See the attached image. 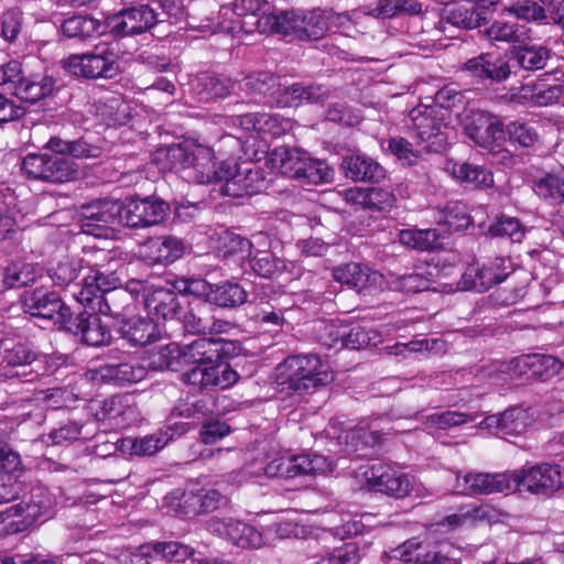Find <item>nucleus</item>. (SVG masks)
Returning a JSON list of instances; mask_svg holds the SVG:
<instances>
[{"mask_svg": "<svg viewBox=\"0 0 564 564\" xmlns=\"http://www.w3.org/2000/svg\"><path fill=\"white\" fill-rule=\"evenodd\" d=\"M118 264L109 251L85 249L82 257L65 254L56 259L48 269V275L55 285L65 286L83 274L82 283L74 296L80 304H88L99 292L116 289L121 284L117 272Z\"/></svg>", "mask_w": 564, "mask_h": 564, "instance_id": "nucleus-1", "label": "nucleus"}, {"mask_svg": "<svg viewBox=\"0 0 564 564\" xmlns=\"http://www.w3.org/2000/svg\"><path fill=\"white\" fill-rule=\"evenodd\" d=\"M334 372L317 355L289 356L276 367V382L282 389L313 393L333 382Z\"/></svg>", "mask_w": 564, "mask_h": 564, "instance_id": "nucleus-2", "label": "nucleus"}, {"mask_svg": "<svg viewBox=\"0 0 564 564\" xmlns=\"http://www.w3.org/2000/svg\"><path fill=\"white\" fill-rule=\"evenodd\" d=\"M9 86L20 100L35 104L53 91L54 80L45 73H34L29 63L10 61L0 66V86Z\"/></svg>", "mask_w": 564, "mask_h": 564, "instance_id": "nucleus-3", "label": "nucleus"}, {"mask_svg": "<svg viewBox=\"0 0 564 564\" xmlns=\"http://www.w3.org/2000/svg\"><path fill=\"white\" fill-rule=\"evenodd\" d=\"M409 118L417 144L426 151L438 152L445 149L448 133L443 110L436 106L419 105L410 111Z\"/></svg>", "mask_w": 564, "mask_h": 564, "instance_id": "nucleus-4", "label": "nucleus"}, {"mask_svg": "<svg viewBox=\"0 0 564 564\" xmlns=\"http://www.w3.org/2000/svg\"><path fill=\"white\" fill-rule=\"evenodd\" d=\"M166 159L171 169L187 171L186 177L199 183L208 184L214 177V153L212 149L199 144H177L166 150Z\"/></svg>", "mask_w": 564, "mask_h": 564, "instance_id": "nucleus-5", "label": "nucleus"}, {"mask_svg": "<svg viewBox=\"0 0 564 564\" xmlns=\"http://www.w3.org/2000/svg\"><path fill=\"white\" fill-rule=\"evenodd\" d=\"M511 473L513 490L523 487L532 495L549 496L564 487V469L557 464L525 465Z\"/></svg>", "mask_w": 564, "mask_h": 564, "instance_id": "nucleus-6", "label": "nucleus"}, {"mask_svg": "<svg viewBox=\"0 0 564 564\" xmlns=\"http://www.w3.org/2000/svg\"><path fill=\"white\" fill-rule=\"evenodd\" d=\"M23 172L47 183H66L78 177L77 165L68 158L48 153H30L22 161Z\"/></svg>", "mask_w": 564, "mask_h": 564, "instance_id": "nucleus-7", "label": "nucleus"}, {"mask_svg": "<svg viewBox=\"0 0 564 564\" xmlns=\"http://www.w3.org/2000/svg\"><path fill=\"white\" fill-rule=\"evenodd\" d=\"M214 177L209 183L221 182L219 187L224 196L234 198L251 196L261 191L263 178L257 170H241L234 162H223L217 167L214 164Z\"/></svg>", "mask_w": 564, "mask_h": 564, "instance_id": "nucleus-8", "label": "nucleus"}, {"mask_svg": "<svg viewBox=\"0 0 564 564\" xmlns=\"http://www.w3.org/2000/svg\"><path fill=\"white\" fill-rule=\"evenodd\" d=\"M334 468L333 462L319 454H302L273 458L264 467L268 477L293 478L301 475H324Z\"/></svg>", "mask_w": 564, "mask_h": 564, "instance_id": "nucleus-9", "label": "nucleus"}, {"mask_svg": "<svg viewBox=\"0 0 564 564\" xmlns=\"http://www.w3.org/2000/svg\"><path fill=\"white\" fill-rule=\"evenodd\" d=\"M55 498L45 488H34L30 499L8 507L0 514L2 521H10L18 529H25L39 520H46L53 513Z\"/></svg>", "mask_w": 564, "mask_h": 564, "instance_id": "nucleus-10", "label": "nucleus"}, {"mask_svg": "<svg viewBox=\"0 0 564 564\" xmlns=\"http://www.w3.org/2000/svg\"><path fill=\"white\" fill-rule=\"evenodd\" d=\"M366 484L370 490L393 497L414 495L423 497L424 488L415 484L408 475L383 465H376L364 471Z\"/></svg>", "mask_w": 564, "mask_h": 564, "instance_id": "nucleus-11", "label": "nucleus"}, {"mask_svg": "<svg viewBox=\"0 0 564 564\" xmlns=\"http://www.w3.org/2000/svg\"><path fill=\"white\" fill-rule=\"evenodd\" d=\"M23 306L32 316L52 321L59 328L73 330L72 313L54 292L34 290L23 296Z\"/></svg>", "mask_w": 564, "mask_h": 564, "instance_id": "nucleus-12", "label": "nucleus"}, {"mask_svg": "<svg viewBox=\"0 0 564 564\" xmlns=\"http://www.w3.org/2000/svg\"><path fill=\"white\" fill-rule=\"evenodd\" d=\"M163 21L158 8L152 4H139L109 17L107 25L115 36H127L144 33Z\"/></svg>", "mask_w": 564, "mask_h": 564, "instance_id": "nucleus-13", "label": "nucleus"}, {"mask_svg": "<svg viewBox=\"0 0 564 564\" xmlns=\"http://www.w3.org/2000/svg\"><path fill=\"white\" fill-rule=\"evenodd\" d=\"M455 490L458 494L473 495H492L512 489V473H482L469 471L466 474L457 473L455 475Z\"/></svg>", "mask_w": 564, "mask_h": 564, "instance_id": "nucleus-14", "label": "nucleus"}, {"mask_svg": "<svg viewBox=\"0 0 564 564\" xmlns=\"http://www.w3.org/2000/svg\"><path fill=\"white\" fill-rule=\"evenodd\" d=\"M510 270V261L503 258H497L481 267L471 264L462 274L457 288L462 291L485 292L505 281Z\"/></svg>", "mask_w": 564, "mask_h": 564, "instance_id": "nucleus-15", "label": "nucleus"}, {"mask_svg": "<svg viewBox=\"0 0 564 564\" xmlns=\"http://www.w3.org/2000/svg\"><path fill=\"white\" fill-rule=\"evenodd\" d=\"M466 134L479 147L495 151L505 141L502 121L495 115L475 110L466 117Z\"/></svg>", "mask_w": 564, "mask_h": 564, "instance_id": "nucleus-16", "label": "nucleus"}, {"mask_svg": "<svg viewBox=\"0 0 564 564\" xmlns=\"http://www.w3.org/2000/svg\"><path fill=\"white\" fill-rule=\"evenodd\" d=\"M64 67L74 76L90 79L111 78L118 70L112 54L106 50L70 55L64 61Z\"/></svg>", "mask_w": 564, "mask_h": 564, "instance_id": "nucleus-17", "label": "nucleus"}, {"mask_svg": "<svg viewBox=\"0 0 564 564\" xmlns=\"http://www.w3.org/2000/svg\"><path fill=\"white\" fill-rule=\"evenodd\" d=\"M169 213V205L153 197L130 199L123 205L120 224L128 227H149L164 220Z\"/></svg>", "mask_w": 564, "mask_h": 564, "instance_id": "nucleus-18", "label": "nucleus"}, {"mask_svg": "<svg viewBox=\"0 0 564 564\" xmlns=\"http://www.w3.org/2000/svg\"><path fill=\"white\" fill-rule=\"evenodd\" d=\"M452 547L443 543H423L416 539L408 540L399 549L397 556L411 564H459L451 555Z\"/></svg>", "mask_w": 564, "mask_h": 564, "instance_id": "nucleus-19", "label": "nucleus"}, {"mask_svg": "<svg viewBox=\"0 0 564 564\" xmlns=\"http://www.w3.org/2000/svg\"><path fill=\"white\" fill-rule=\"evenodd\" d=\"M36 357V354L26 345L4 339L0 360V380L26 378L36 373L37 370L33 368Z\"/></svg>", "mask_w": 564, "mask_h": 564, "instance_id": "nucleus-20", "label": "nucleus"}, {"mask_svg": "<svg viewBox=\"0 0 564 564\" xmlns=\"http://www.w3.org/2000/svg\"><path fill=\"white\" fill-rule=\"evenodd\" d=\"M123 204L119 200H98L83 206L82 229L88 235L102 236V230L109 225L120 224Z\"/></svg>", "mask_w": 564, "mask_h": 564, "instance_id": "nucleus-21", "label": "nucleus"}, {"mask_svg": "<svg viewBox=\"0 0 564 564\" xmlns=\"http://www.w3.org/2000/svg\"><path fill=\"white\" fill-rule=\"evenodd\" d=\"M495 0L482 2L480 0H460L445 9L446 19L453 25L471 30L488 22Z\"/></svg>", "mask_w": 564, "mask_h": 564, "instance_id": "nucleus-22", "label": "nucleus"}, {"mask_svg": "<svg viewBox=\"0 0 564 564\" xmlns=\"http://www.w3.org/2000/svg\"><path fill=\"white\" fill-rule=\"evenodd\" d=\"M534 422V414L528 409L514 406L501 414L486 416L480 423L481 429L492 430L500 437L516 436L524 433Z\"/></svg>", "mask_w": 564, "mask_h": 564, "instance_id": "nucleus-23", "label": "nucleus"}, {"mask_svg": "<svg viewBox=\"0 0 564 564\" xmlns=\"http://www.w3.org/2000/svg\"><path fill=\"white\" fill-rule=\"evenodd\" d=\"M208 528L219 536L226 538L234 545L242 549H258L263 545L262 533L252 525L236 519H212Z\"/></svg>", "mask_w": 564, "mask_h": 564, "instance_id": "nucleus-24", "label": "nucleus"}, {"mask_svg": "<svg viewBox=\"0 0 564 564\" xmlns=\"http://www.w3.org/2000/svg\"><path fill=\"white\" fill-rule=\"evenodd\" d=\"M460 70L478 83L486 80L500 83L509 78L511 73L508 62L492 53H481L467 59L462 64Z\"/></svg>", "mask_w": 564, "mask_h": 564, "instance_id": "nucleus-25", "label": "nucleus"}, {"mask_svg": "<svg viewBox=\"0 0 564 564\" xmlns=\"http://www.w3.org/2000/svg\"><path fill=\"white\" fill-rule=\"evenodd\" d=\"M275 82L276 79L272 76L260 75L257 78H248L245 85L248 89L258 91L259 94L270 93L280 107H297L304 102V85L295 83L292 85H284L283 87L271 91L275 86Z\"/></svg>", "mask_w": 564, "mask_h": 564, "instance_id": "nucleus-26", "label": "nucleus"}, {"mask_svg": "<svg viewBox=\"0 0 564 564\" xmlns=\"http://www.w3.org/2000/svg\"><path fill=\"white\" fill-rule=\"evenodd\" d=\"M184 251V242L172 236L150 238L140 247V256L149 264L173 263Z\"/></svg>", "mask_w": 564, "mask_h": 564, "instance_id": "nucleus-27", "label": "nucleus"}, {"mask_svg": "<svg viewBox=\"0 0 564 564\" xmlns=\"http://www.w3.org/2000/svg\"><path fill=\"white\" fill-rule=\"evenodd\" d=\"M75 334H80L83 340L90 346H102L110 343L111 332L101 316L83 312L75 318L72 317Z\"/></svg>", "mask_w": 564, "mask_h": 564, "instance_id": "nucleus-28", "label": "nucleus"}, {"mask_svg": "<svg viewBox=\"0 0 564 564\" xmlns=\"http://www.w3.org/2000/svg\"><path fill=\"white\" fill-rule=\"evenodd\" d=\"M562 95L563 87L558 85L525 84L512 95V99L528 107H546L556 102Z\"/></svg>", "mask_w": 564, "mask_h": 564, "instance_id": "nucleus-29", "label": "nucleus"}, {"mask_svg": "<svg viewBox=\"0 0 564 564\" xmlns=\"http://www.w3.org/2000/svg\"><path fill=\"white\" fill-rule=\"evenodd\" d=\"M248 256L251 258L250 263L252 270L260 276L272 279L285 272L290 273L292 276H299L301 274V267L299 264L286 262L270 252L256 250L254 252L249 251Z\"/></svg>", "mask_w": 564, "mask_h": 564, "instance_id": "nucleus-30", "label": "nucleus"}, {"mask_svg": "<svg viewBox=\"0 0 564 564\" xmlns=\"http://www.w3.org/2000/svg\"><path fill=\"white\" fill-rule=\"evenodd\" d=\"M102 412L106 419L113 421L117 427H128L140 419L134 399L130 394L115 395L104 402Z\"/></svg>", "mask_w": 564, "mask_h": 564, "instance_id": "nucleus-31", "label": "nucleus"}, {"mask_svg": "<svg viewBox=\"0 0 564 564\" xmlns=\"http://www.w3.org/2000/svg\"><path fill=\"white\" fill-rule=\"evenodd\" d=\"M305 155L306 153L300 150L280 147L269 153L267 164L282 175L299 180Z\"/></svg>", "mask_w": 564, "mask_h": 564, "instance_id": "nucleus-32", "label": "nucleus"}, {"mask_svg": "<svg viewBox=\"0 0 564 564\" xmlns=\"http://www.w3.org/2000/svg\"><path fill=\"white\" fill-rule=\"evenodd\" d=\"M345 175L354 181L379 182L384 177L383 167L370 158L355 154L343 160Z\"/></svg>", "mask_w": 564, "mask_h": 564, "instance_id": "nucleus-33", "label": "nucleus"}, {"mask_svg": "<svg viewBox=\"0 0 564 564\" xmlns=\"http://www.w3.org/2000/svg\"><path fill=\"white\" fill-rule=\"evenodd\" d=\"M303 15L294 11H285L280 13H268L258 19V28L261 31L270 30L281 34H294L300 37L301 23L305 21Z\"/></svg>", "mask_w": 564, "mask_h": 564, "instance_id": "nucleus-34", "label": "nucleus"}, {"mask_svg": "<svg viewBox=\"0 0 564 564\" xmlns=\"http://www.w3.org/2000/svg\"><path fill=\"white\" fill-rule=\"evenodd\" d=\"M446 169L455 180L476 188H487L494 184L492 173L481 165L452 163Z\"/></svg>", "mask_w": 564, "mask_h": 564, "instance_id": "nucleus-35", "label": "nucleus"}, {"mask_svg": "<svg viewBox=\"0 0 564 564\" xmlns=\"http://www.w3.org/2000/svg\"><path fill=\"white\" fill-rule=\"evenodd\" d=\"M120 333L133 346H144L156 336V325L149 318L133 316L120 325Z\"/></svg>", "mask_w": 564, "mask_h": 564, "instance_id": "nucleus-36", "label": "nucleus"}, {"mask_svg": "<svg viewBox=\"0 0 564 564\" xmlns=\"http://www.w3.org/2000/svg\"><path fill=\"white\" fill-rule=\"evenodd\" d=\"M144 304L150 314H154L163 319L172 318L178 308L176 294L165 288H156L148 293Z\"/></svg>", "mask_w": 564, "mask_h": 564, "instance_id": "nucleus-37", "label": "nucleus"}, {"mask_svg": "<svg viewBox=\"0 0 564 564\" xmlns=\"http://www.w3.org/2000/svg\"><path fill=\"white\" fill-rule=\"evenodd\" d=\"M218 343L198 338L182 348V365H204L219 359Z\"/></svg>", "mask_w": 564, "mask_h": 564, "instance_id": "nucleus-38", "label": "nucleus"}, {"mask_svg": "<svg viewBox=\"0 0 564 564\" xmlns=\"http://www.w3.org/2000/svg\"><path fill=\"white\" fill-rule=\"evenodd\" d=\"M108 29L107 22L102 23L88 15H74L62 24V32L68 37L87 39L104 34Z\"/></svg>", "mask_w": 564, "mask_h": 564, "instance_id": "nucleus-39", "label": "nucleus"}, {"mask_svg": "<svg viewBox=\"0 0 564 564\" xmlns=\"http://www.w3.org/2000/svg\"><path fill=\"white\" fill-rule=\"evenodd\" d=\"M170 441L171 436L167 431H159L139 438H124L122 447L131 455L151 456L164 448Z\"/></svg>", "mask_w": 564, "mask_h": 564, "instance_id": "nucleus-40", "label": "nucleus"}, {"mask_svg": "<svg viewBox=\"0 0 564 564\" xmlns=\"http://www.w3.org/2000/svg\"><path fill=\"white\" fill-rule=\"evenodd\" d=\"M182 366V348L176 343L159 346L148 356V367L152 370H177Z\"/></svg>", "mask_w": 564, "mask_h": 564, "instance_id": "nucleus-41", "label": "nucleus"}, {"mask_svg": "<svg viewBox=\"0 0 564 564\" xmlns=\"http://www.w3.org/2000/svg\"><path fill=\"white\" fill-rule=\"evenodd\" d=\"M197 95L200 101H208L216 98L227 97L234 84L230 78L214 75H202L198 77Z\"/></svg>", "mask_w": 564, "mask_h": 564, "instance_id": "nucleus-42", "label": "nucleus"}, {"mask_svg": "<svg viewBox=\"0 0 564 564\" xmlns=\"http://www.w3.org/2000/svg\"><path fill=\"white\" fill-rule=\"evenodd\" d=\"M436 229H404L399 234V241L412 249L432 251L441 246Z\"/></svg>", "mask_w": 564, "mask_h": 564, "instance_id": "nucleus-43", "label": "nucleus"}, {"mask_svg": "<svg viewBox=\"0 0 564 564\" xmlns=\"http://www.w3.org/2000/svg\"><path fill=\"white\" fill-rule=\"evenodd\" d=\"M247 301L246 290L238 283L224 282L214 285L209 295V303L219 307H235Z\"/></svg>", "mask_w": 564, "mask_h": 564, "instance_id": "nucleus-44", "label": "nucleus"}, {"mask_svg": "<svg viewBox=\"0 0 564 564\" xmlns=\"http://www.w3.org/2000/svg\"><path fill=\"white\" fill-rule=\"evenodd\" d=\"M534 193L553 203H564V174L546 173L533 182Z\"/></svg>", "mask_w": 564, "mask_h": 564, "instance_id": "nucleus-45", "label": "nucleus"}, {"mask_svg": "<svg viewBox=\"0 0 564 564\" xmlns=\"http://www.w3.org/2000/svg\"><path fill=\"white\" fill-rule=\"evenodd\" d=\"M484 34L490 42H522L529 37V30L517 23L497 21Z\"/></svg>", "mask_w": 564, "mask_h": 564, "instance_id": "nucleus-46", "label": "nucleus"}, {"mask_svg": "<svg viewBox=\"0 0 564 564\" xmlns=\"http://www.w3.org/2000/svg\"><path fill=\"white\" fill-rule=\"evenodd\" d=\"M104 370V377L119 384L140 382L147 377L145 367L132 362L110 364Z\"/></svg>", "mask_w": 564, "mask_h": 564, "instance_id": "nucleus-47", "label": "nucleus"}, {"mask_svg": "<svg viewBox=\"0 0 564 564\" xmlns=\"http://www.w3.org/2000/svg\"><path fill=\"white\" fill-rule=\"evenodd\" d=\"M238 123L245 130H256L263 133L276 135L281 133L279 118L264 112H252L238 116Z\"/></svg>", "mask_w": 564, "mask_h": 564, "instance_id": "nucleus-48", "label": "nucleus"}, {"mask_svg": "<svg viewBox=\"0 0 564 564\" xmlns=\"http://www.w3.org/2000/svg\"><path fill=\"white\" fill-rule=\"evenodd\" d=\"M479 417L478 413H464L458 411H445L433 413L425 419L427 429L447 430L465 423L474 422Z\"/></svg>", "mask_w": 564, "mask_h": 564, "instance_id": "nucleus-49", "label": "nucleus"}, {"mask_svg": "<svg viewBox=\"0 0 564 564\" xmlns=\"http://www.w3.org/2000/svg\"><path fill=\"white\" fill-rule=\"evenodd\" d=\"M532 377L547 381L554 377H564V364L551 355L533 354Z\"/></svg>", "mask_w": 564, "mask_h": 564, "instance_id": "nucleus-50", "label": "nucleus"}, {"mask_svg": "<svg viewBox=\"0 0 564 564\" xmlns=\"http://www.w3.org/2000/svg\"><path fill=\"white\" fill-rule=\"evenodd\" d=\"M129 107L119 98L98 102L97 115L108 126H122L127 122Z\"/></svg>", "mask_w": 564, "mask_h": 564, "instance_id": "nucleus-51", "label": "nucleus"}, {"mask_svg": "<svg viewBox=\"0 0 564 564\" xmlns=\"http://www.w3.org/2000/svg\"><path fill=\"white\" fill-rule=\"evenodd\" d=\"M350 195L352 199L377 209L391 207L395 202L393 194L381 187H373L367 191H350Z\"/></svg>", "mask_w": 564, "mask_h": 564, "instance_id": "nucleus-52", "label": "nucleus"}, {"mask_svg": "<svg viewBox=\"0 0 564 564\" xmlns=\"http://www.w3.org/2000/svg\"><path fill=\"white\" fill-rule=\"evenodd\" d=\"M333 176V170L324 161L305 155L299 181L307 184H319L332 181Z\"/></svg>", "mask_w": 564, "mask_h": 564, "instance_id": "nucleus-53", "label": "nucleus"}, {"mask_svg": "<svg viewBox=\"0 0 564 564\" xmlns=\"http://www.w3.org/2000/svg\"><path fill=\"white\" fill-rule=\"evenodd\" d=\"M39 275L33 263H13L6 269L4 283L9 288H21L33 283Z\"/></svg>", "mask_w": 564, "mask_h": 564, "instance_id": "nucleus-54", "label": "nucleus"}, {"mask_svg": "<svg viewBox=\"0 0 564 564\" xmlns=\"http://www.w3.org/2000/svg\"><path fill=\"white\" fill-rule=\"evenodd\" d=\"M507 132L512 142L521 147H532L539 140L536 124L534 122H525L516 120L507 126Z\"/></svg>", "mask_w": 564, "mask_h": 564, "instance_id": "nucleus-55", "label": "nucleus"}, {"mask_svg": "<svg viewBox=\"0 0 564 564\" xmlns=\"http://www.w3.org/2000/svg\"><path fill=\"white\" fill-rule=\"evenodd\" d=\"M516 58L523 69H541L549 58V51L543 46H521L516 51Z\"/></svg>", "mask_w": 564, "mask_h": 564, "instance_id": "nucleus-56", "label": "nucleus"}, {"mask_svg": "<svg viewBox=\"0 0 564 564\" xmlns=\"http://www.w3.org/2000/svg\"><path fill=\"white\" fill-rule=\"evenodd\" d=\"M378 334L372 329L362 326L351 327L348 332L340 334L341 346L348 349H361L369 345H376Z\"/></svg>", "mask_w": 564, "mask_h": 564, "instance_id": "nucleus-57", "label": "nucleus"}, {"mask_svg": "<svg viewBox=\"0 0 564 564\" xmlns=\"http://www.w3.org/2000/svg\"><path fill=\"white\" fill-rule=\"evenodd\" d=\"M388 150L403 164L414 165L421 159V151L414 149L412 143L402 138L393 137L388 140Z\"/></svg>", "mask_w": 564, "mask_h": 564, "instance_id": "nucleus-58", "label": "nucleus"}, {"mask_svg": "<svg viewBox=\"0 0 564 564\" xmlns=\"http://www.w3.org/2000/svg\"><path fill=\"white\" fill-rule=\"evenodd\" d=\"M524 228L516 218L501 217L489 226L488 234L492 237H508L520 242L524 237Z\"/></svg>", "mask_w": 564, "mask_h": 564, "instance_id": "nucleus-59", "label": "nucleus"}, {"mask_svg": "<svg viewBox=\"0 0 564 564\" xmlns=\"http://www.w3.org/2000/svg\"><path fill=\"white\" fill-rule=\"evenodd\" d=\"M185 502L192 501L193 512H212L225 503V497L217 490H205L199 495H184Z\"/></svg>", "mask_w": 564, "mask_h": 564, "instance_id": "nucleus-60", "label": "nucleus"}, {"mask_svg": "<svg viewBox=\"0 0 564 564\" xmlns=\"http://www.w3.org/2000/svg\"><path fill=\"white\" fill-rule=\"evenodd\" d=\"M465 509L469 525H475L479 522H498L503 517L499 509L489 503H469L465 505Z\"/></svg>", "mask_w": 564, "mask_h": 564, "instance_id": "nucleus-61", "label": "nucleus"}, {"mask_svg": "<svg viewBox=\"0 0 564 564\" xmlns=\"http://www.w3.org/2000/svg\"><path fill=\"white\" fill-rule=\"evenodd\" d=\"M155 558L173 562L186 561L193 553L192 549L178 542H160L152 544Z\"/></svg>", "mask_w": 564, "mask_h": 564, "instance_id": "nucleus-62", "label": "nucleus"}, {"mask_svg": "<svg viewBox=\"0 0 564 564\" xmlns=\"http://www.w3.org/2000/svg\"><path fill=\"white\" fill-rule=\"evenodd\" d=\"M359 560V547L355 543H347L335 549L314 564H358Z\"/></svg>", "mask_w": 564, "mask_h": 564, "instance_id": "nucleus-63", "label": "nucleus"}, {"mask_svg": "<svg viewBox=\"0 0 564 564\" xmlns=\"http://www.w3.org/2000/svg\"><path fill=\"white\" fill-rule=\"evenodd\" d=\"M364 268L365 265L360 263H346L333 270V278L341 284H346L351 289L358 290Z\"/></svg>", "mask_w": 564, "mask_h": 564, "instance_id": "nucleus-64", "label": "nucleus"}]
</instances>
